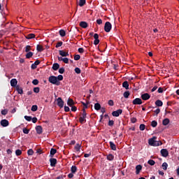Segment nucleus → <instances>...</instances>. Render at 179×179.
<instances>
[{"mask_svg":"<svg viewBox=\"0 0 179 179\" xmlns=\"http://www.w3.org/2000/svg\"><path fill=\"white\" fill-rule=\"evenodd\" d=\"M156 139H157V138L154 136L148 140L150 146H161V145H162V141H157Z\"/></svg>","mask_w":179,"mask_h":179,"instance_id":"nucleus-1","label":"nucleus"},{"mask_svg":"<svg viewBox=\"0 0 179 179\" xmlns=\"http://www.w3.org/2000/svg\"><path fill=\"white\" fill-rule=\"evenodd\" d=\"M50 83L52 85H56V86H59V81H58V78L55 76H50L48 78Z\"/></svg>","mask_w":179,"mask_h":179,"instance_id":"nucleus-2","label":"nucleus"},{"mask_svg":"<svg viewBox=\"0 0 179 179\" xmlns=\"http://www.w3.org/2000/svg\"><path fill=\"white\" fill-rule=\"evenodd\" d=\"M86 110L85 109H83V114L79 119V122H80V124H85V122H86Z\"/></svg>","mask_w":179,"mask_h":179,"instance_id":"nucleus-3","label":"nucleus"},{"mask_svg":"<svg viewBox=\"0 0 179 179\" xmlns=\"http://www.w3.org/2000/svg\"><path fill=\"white\" fill-rule=\"evenodd\" d=\"M111 23L110 22H106L105 23V26H104V30L105 31H106V33H110V31H111Z\"/></svg>","mask_w":179,"mask_h":179,"instance_id":"nucleus-4","label":"nucleus"},{"mask_svg":"<svg viewBox=\"0 0 179 179\" xmlns=\"http://www.w3.org/2000/svg\"><path fill=\"white\" fill-rule=\"evenodd\" d=\"M57 106L60 108H62L64 107V101L62 100V97H59L57 99Z\"/></svg>","mask_w":179,"mask_h":179,"instance_id":"nucleus-5","label":"nucleus"},{"mask_svg":"<svg viewBox=\"0 0 179 179\" xmlns=\"http://www.w3.org/2000/svg\"><path fill=\"white\" fill-rule=\"evenodd\" d=\"M120 114H122V110L118 109L117 110H115L112 113V115L113 117H120Z\"/></svg>","mask_w":179,"mask_h":179,"instance_id":"nucleus-6","label":"nucleus"},{"mask_svg":"<svg viewBox=\"0 0 179 179\" xmlns=\"http://www.w3.org/2000/svg\"><path fill=\"white\" fill-rule=\"evenodd\" d=\"M0 124L1 127H6L9 126V121H8L6 119H4L1 121Z\"/></svg>","mask_w":179,"mask_h":179,"instance_id":"nucleus-7","label":"nucleus"},{"mask_svg":"<svg viewBox=\"0 0 179 179\" xmlns=\"http://www.w3.org/2000/svg\"><path fill=\"white\" fill-rule=\"evenodd\" d=\"M132 103L134 106L141 105L142 104V99H141L140 98H136L133 100Z\"/></svg>","mask_w":179,"mask_h":179,"instance_id":"nucleus-8","label":"nucleus"},{"mask_svg":"<svg viewBox=\"0 0 179 179\" xmlns=\"http://www.w3.org/2000/svg\"><path fill=\"white\" fill-rule=\"evenodd\" d=\"M161 155L163 157H167V156H169V151L166 149H162L161 150Z\"/></svg>","mask_w":179,"mask_h":179,"instance_id":"nucleus-9","label":"nucleus"},{"mask_svg":"<svg viewBox=\"0 0 179 179\" xmlns=\"http://www.w3.org/2000/svg\"><path fill=\"white\" fill-rule=\"evenodd\" d=\"M36 131L38 135H41L43 134V127L41 126H36Z\"/></svg>","mask_w":179,"mask_h":179,"instance_id":"nucleus-10","label":"nucleus"},{"mask_svg":"<svg viewBox=\"0 0 179 179\" xmlns=\"http://www.w3.org/2000/svg\"><path fill=\"white\" fill-rule=\"evenodd\" d=\"M141 99L143 100H149L150 99V95L148 93L143 94L141 95Z\"/></svg>","mask_w":179,"mask_h":179,"instance_id":"nucleus-11","label":"nucleus"},{"mask_svg":"<svg viewBox=\"0 0 179 179\" xmlns=\"http://www.w3.org/2000/svg\"><path fill=\"white\" fill-rule=\"evenodd\" d=\"M17 85V80H16V78H13L10 80V86H12V87H15V86Z\"/></svg>","mask_w":179,"mask_h":179,"instance_id":"nucleus-12","label":"nucleus"},{"mask_svg":"<svg viewBox=\"0 0 179 179\" xmlns=\"http://www.w3.org/2000/svg\"><path fill=\"white\" fill-rule=\"evenodd\" d=\"M50 162L51 167H55V164H57V159L51 158Z\"/></svg>","mask_w":179,"mask_h":179,"instance_id":"nucleus-13","label":"nucleus"},{"mask_svg":"<svg viewBox=\"0 0 179 179\" xmlns=\"http://www.w3.org/2000/svg\"><path fill=\"white\" fill-rule=\"evenodd\" d=\"M59 55H61V57H68V56H69V53H68L67 52H65L64 50H59Z\"/></svg>","mask_w":179,"mask_h":179,"instance_id":"nucleus-14","label":"nucleus"},{"mask_svg":"<svg viewBox=\"0 0 179 179\" xmlns=\"http://www.w3.org/2000/svg\"><path fill=\"white\" fill-rule=\"evenodd\" d=\"M80 26L83 29H86L87 27L88 24H87V22H86L85 21H82L80 22Z\"/></svg>","mask_w":179,"mask_h":179,"instance_id":"nucleus-15","label":"nucleus"},{"mask_svg":"<svg viewBox=\"0 0 179 179\" xmlns=\"http://www.w3.org/2000/svg\"><path fill=\"white\" fill-rule=\"evenodd\" d=\"M36 50L38 52H43L44 51V47L41 45H37Z\"/></svg>","mask_w":179,"mask_h":179,"instance_id":"nucleus-16","label":"nucleus"},{"mask_svg":"<svg viewBox=\"0 0 179 179\" xmlns=\"http://www.w3.org/2000/svg\"><path fill=\"white\" fill-rule=\"evenodd\" d=\"M141 170H142V165H137L136 166V174H139Z\"/></svg>","mask_w":179,"mask_h":179,"instance_id":"nucleus-17","label":"nucleus"},{"mask_svg":"<svg viewBox=\"0 0 179 179\" xmlns=\"http://www.w3.org/2000/svg\"><path fill=\"white\" fill-rule=\"evenodd\" d=\"M109 145H110V149H112V150H117V147L115 146V144H114V143H113V141H110Z\"/></svg>","mask_w":179,"mask_h":179,"instance_id":"nucleus-18","label":"nucleus"},{"mask_svg":"<svg viewBox=\"0 0 179 179\" xmlns=\"http://www.w3.org/2000/svg\"><path fill=\"white\" fill-rule=\"evenodd\" d=\"M52 68L53 71H58V69H59V64L58 63H55L53 64Z\"/></svg>","mask_w":179,"mask_h":179,"instance_id":"nucleus-19","label":"nucleus"},{"mask_svg":"<svg viewBox=\"0 0 179 179\" xmlns=\"http://www.w3.org/2000/svg\"><path fill=\"white\" fill-rule=\"evenodd\" d=\"M67 104L70 107H72L73 106V104H75V102L73 101V100L72 99H69L67 101Z\"/></svg>","mask_w":179,"mask_h":179,"instance_id":"nucleus-20","label":"nucleus"},{"mask_svg":"<svg viewBox=\"0 0 179 179\" xmlns=\"http://www.w3.org/2000/svg\"><path fill=\"white\" fill-rule=\"evenodd\" d=\"M34 37H36V35L34 34H29L26 36V38H27V40H30L31 38H34Z\"/></svg>","mask_w":179,"mask_h":179,"instance_id":"nucleus-21","label":"nucleus"},{"mask_svg":"<svg viewBox=\"0 0 179 179\" xmlns=\"http://www.w3.org/2000/svg\"><path fill=\"white\" fill-rule=\"evenodd\" d=\"M122 86H123V87H125L127 90H128V89H129V84L128 83V81H124L122 83Z\"/></svg>","mask_w":179,"mask_h":179,"instance_id":"nucleus-22","label":"nucleus"},{"mask_svg":"<svg viewBox=\"0 0 179 179\" xmlns=\"http://www.w3.org/2000/svg\"><path fill=\"white\" fill-rule=\"evenodd\" d=\"M155 105L157 106V107H162V106H163V101L161 100H157L155 101Z\"/></svg>","mask_w":179,"mask_h":179,"instance_id":"nucleus-23","label":"nucleus"},{"mask_svg":"<svg viewBox=\"0 0 179 179\" xmlns=\"http://www.w3.org/2000/svg\"><path fill=\"white\" fill-rule=\"evenodd\" d=\"M163 125L166 126V125H169V124H170V120L169 118H166L163 120L162 122Z\"/></svg>","mask_w":179,"mask_h":179,"instance_id":"nucleus-24","label":"nucleus"},{"mask_svg":"<svg viewBox=\"0 0 179 179\" xmlns=\"http://www.w3.org/2000/svg\"><path fill=\"white\" fill-rule=\"evenodd\" d=\"M59 35L61 36V37H65V36H66V32H65V30L64 29H61L59 31Z\"/></svg>","mask_w":179,"mask_h":179,"instance_id":"nucleus-25","label":"nucleus"},{"mask_svg":"<svg viewBox=\"0 0 179 179\" xmlns=\"http://www.w3.org/2000/svg\"><path fill=\"white\" fill-rule=\"evenodd\" d=\"M80 148H81L80 144L77 143V144L76 145V146L74 147V149H75V150L77 151V152H80Z\"/></svg>","mask_w":179,"mask_h":179,"instance_id":"nucleus-26","label":"nucleus"},{"mask_svg":"<svg viewBox=\"0 0 179 179\" xmlns=\"http://www.w3.org/2000/svg\"><path fill=\"white\" fill-rule=\"evenodd\" d=\"M94 108H95V110L99 111V110H100V108H101V106L100 105V103H96L94 104Z\"/></svg>","mask_w":179,"mask_h":179,"instance_id":"nucleus-27","label":"nucleus"},{"mask_svg":"<svg viewBox=\"0 0 179 179\" xmlns=\"http://www.w3.org/2000/svg\"><path fill=\"white\" fill-rule=\"evenodd\" d=\"M55 153H57V150L54 148H52L50 150V156H51V157H52V156H54V155H55Z\"/></svg>","mask_w":179,"mask_h":179,"instance_id":"nucleus-28","label":"nucleus"},{"mask_svg":"<svg viewBox=\"0 0 179 179\" xmlns=\"http://www.w3.org/2000/svg\"><path fill=\"white\" fill-rule=\"evenodd\" d=\"M107 159H108V160H110L111 162V161L114 160V155L109 154L107 156Z\"/></svg>","mask_w":179,"mask_h":179,"instance_id":"nucleus-29","label":"nucleus"},{"mask_svg":"<svg viewBox=\"0 0 179 179\" xmlns=\"http://www.w3.org/2000/svg\"><path fill=\"white\" fill-rule=\"evenodd\" d=\"M33 57V52H28L26 55V58H31Z\"/></svg>","mask_w":179,"mask_h":179,"instance_id":"nucleus-30","label":"nucleus"},{"mask_svg":"<svg viewBox=\"0 0 179 179\" xmlns=\"http://www.w3.org/2000/svg\"><path fill=\"white\" fill-rule=\"evenodd\" d=\"M86 3V0H80L78 5L79 6H83Z\"/></svg>","mask_w":179,"mask_h":179,"instance_id":"nucleus-31","label":"nucleus"},{"mask_svg":"<svg viewBox=\"0 0 179 179\" xmlns=\"http://www.w3.org/2000/svg\"><path fill=\"white\" fill-rule=\"evenodd\" d=\"M167 167H169V164H167V162H164L162 164L163 170H167Z\"/></svg>","mask_w":179,"mask_h":179,"instance_id":"nucleus-32","label":"nucleus"},{"mask_svg":"<svg viewBox=\"0 0 179 179\" xmlns=\"http://www.w3.org/2000/svg\"><path fill=\"white\" fill-rule=\"evenodd\" d=\"M77 170H78V168H76V166H71V173H75V172L77 171Z\"/></svg>","mask_w":179,"mask_h":179,"instance_id":"nucleus-33","label":"nucleus"},{"mask_svg":"<svg viewBox=\"0 0 179 179\" xmlns=\"http://www.w3.org/2000/svg\"><path fill=\"white\" fill-rule=\"evenodd\" d=\"M123 96L125 99H128L129 97V91L124 92Z\"/></svg>","mask_w":179,"mask_h":179,"instance_id":"nucleus-34","label":"nucleus"},{"mask_svg":"<svg viewBox=\"0 0 179 179\" xmlns=\"http://www.w3.org/2000/svg\"><path fill=\"white\" fill-rule=\"evenodd\" d=\"M151 126L153 128H156V127H157V122L156 120H154L151 122Z\"/></svg>","mask_w":179,"mask_h":179,"instance_id":"nucleus-35","label":"nucleus"},{"mask_svg":"<svg viewBox=\"0 0 179 179\" xmlns=\"http://www.w3.org/2000/svg\"><path fill=\"white\" fill-rule=\"evenodd\" d=\"M34 153V151H33L32 149H29L28 151H27V155L28 156H33Z\"/></svg>","mask_w":179,"mask_h":179,"instance_id":"nucleus-36","label":"nucleus"},{"mask_svg":"<svg viewBox=\"0 0 179 179\" xmlns=\"http://www.w3.org/2000/svg\"><path fill=\"white\" fill-rule=\"evenodd\" d=\"M38 107L36 105H33L31 110V111H37Z\"/></svg>","mask_w":179,"mask_h":179,"instance_id":"nucleus-37","label":"nucleus"},{"mask_svg":"<svg viewBox=\"0 0 179 179\" xmlns=\"http://www.w3.org/2000/svg\"><path fill=\"white\" fill-rule=\"evenodd\" d=\"M148 164H150V166H155V161L152 159L148 160Z\"/></svg>","mask_w":179,"mask_h":179,"instance_id":"nucleus-38","label":"nucleus"},{"mask_svg":"<svg viewBox=\"0 0 179 179\" xmlns=\"http://www.w3.org/2000/svg\"><path fill=\"white\" fill-rule=\"evenodd\" d=\"M62 44H63L62 41H59V42H58V43L56 44L55 48H59V47H62Z\"/></svg>","mask_w":179,"mask_h":179,"instance_id":"nucleus-39","label":"nucleus"},{"mask_svg":"<svg viewBox=\"0 0 179 179\" xmlns=\"http://www.w3.org/2000/svg\"><path fill=\"white\" fill-rule=\"evenodd\" d=\"M15 155H16V156H20V155H22V150H15Z\"/></svg>","mask_w":179,"mask_h":179,"instance_id":"nucleus-40","label":"nucleus"},{"mask_svg":"<svg viewBox=\"0 0 179 179\" xmlns=\"http://www.w3.org/2000/svg\"><path fill=\"white\" fill-rule=\"evenodd\" d=\"M30 50H31V46L27 45L25 48V52H29V51H30Z\"/></svg>","mask_w":179,"mask_h":179,"instance_id":"nucleus-41","label":"nucleus"},{"mask_svg":"<svg viewBox=\"0 0 179 179\" xmlns=\"http://www.w3.org/2000/svg\"><path fill=\"white\" fill-rule=\"evenodd\" d=\"M57 78V82H59V80H64V76H62V75H59Z\"/></svg>","mask_w":179,"mask_h":179,"instance_id":"nucleus-42","label":"nucleus"},{"mask_svg":"<svg viewBox=\"0 0 179 179\" xmlns=\"http://www.w3.org/2000/svg\"><path fill=\"white\" fill-rule=\"evenodd\" d=\"M34 93H40V87H34Z\"/></svg>","mask_w":179,"mask_h":179,"instance_id":"nucleus-43","label":"nucleus"},{"mask_svg":"<svg viewBox=\"0 0 179 179\" xmlns=\"http://www.w3.org/2000/svg\"><path fill=\"white\" fill-rule=\"evenodd\" d=\"M140 131H145V126L143 124H140Z\"/></svg>","mask_w":179,"mask_h":179,"instance_id":"nucleus-44","label":"nucleus"},{"mask_svg":"<svg viewBox=\"0 0 179 179\" xmlns=\"http://www.w3.org/2000/svg\"><path fill=\"white\" fill-rule=\"evenodd\" d=\"M24 119L26 120V121L30 122V121H31V116L25 115Z\"/></svg>","mask_w":179,"mask_h":179,"instance_id":"nucleus-45","label":"nucleus"},{"mask_svg":"<svg viewBox=\"0 0 179 179\" xmlns=\"http://www.w3.org/2000/svg\"><path fill=\"white\" fill-rule=\"evenodd\" d=\"M74 59H75V61H79V59H80V55H76L74 56Z\"/></svg>","mask_w":179,"mask_h":179,"instance_id":"nucleus-46","label":"nucleus"},{"mask_svg":"<svg viewBox=\"0 0 179 179\" xmlns=\"http://www.w3.org/2000/svg\"><path fill=\"white\" fill-rule=\"evenodd\" d=\"M1 114L2 115H6V114H8V110L7 109L2 110Z\"/></svg>","mask_w":179,"mask_h":179,"instance_id":"nucleus-47","label":"nucleus"},{"mask_svg":"<svg viewBox=\"0 0 179 179\" xmlns=\"http://www.w3.org/2000/svg\"><path fill=\"white\" fill-rule=\"evenodd\" d=\"M64 64H69V59H68L67 57H64L63 58V61Z\"/></svg>","mask_w":179,"mask_h":179,"instance_id":"nucleus-48","label":"nucleus"},{"mask_svg":"<svg viewBox=\"0 0 179 179\" xmlns=\"http://www.w3.org/2000/svg\"><path fill=\"white\" fill-rule=\"evenodd\" d=\"M17 91L19 94H23V90L22 88H17Z\"/></svg>","mask_w":179,"mask_h":179,"instance_id":"nucleus-49","label":"nucleus"},{"mask_svg":"<svg viewBox=\"0 0 179 179\" xmlns=\"http://www.w3.org/2000/svg\"><path fill=\"white\" fill-rule=\"evenodd\" d=\"M64 72H65V69L63 67L59 69V73H64Z\"/></svg>","mask_w":179,"mask_h":179,"instance_id":"nucleus-50","label":"nucleus"},{"mask_svg":"<svg viewBox=\"0 0 179 179\" xmlns=\"http://www.w3.org/2000/svg\"><path fill=\"white\" fill-rule=\"evenodd\" d=\"M108 125L109 127H113L114 125V120H109Z\"/></svg>","mask_w":179,"mask_h":179,"instance_id":"nucleus-51","label":"nucleus"},{"mask_svg":"<svg viewBox=\"0 0 179 179\" xmlns=\"http://www.w3.org/2000/svg\"><path fill=\"white\" fill-rule=\"evenodd\" d=\"M78 52L83 54V52H85V50L83 48H78Z\"/></svg>","mask_w":179,"mask_h":179,"instance_id":"nucleus-52","label":"nucleus"},{"mask_svg":"<svg viewBox=\"0 0 179 179\" xmlns=\"http://www.w3.org/2000/svg\"><path fill=\"white\" fill-rule=\"evenodd\" d=\"M33 85H38V80L35 79L32 81Z\"/></svg>","mask_w":179,"mask_h":179,"instance_id":"nucleus-53","label":"nucleus"},{"mask_svg":"<svg viewBox=\"0 0 179 179\" xmlns=\"http://www.w3.org/2000/svg\"><path fill=\"white\" fill-rule=\"evenodd\" d=\"M108 103V106H114V101L109 100Z\"/></svg>","mask_w":179,"mask_h":179,"instance_id":"nucleus-54","label":"nucleus"},{"mask_svg":"<svg viewBox=\"0 0 179 179\" xmlns=\"http://www.w3.org/2000/svg\"><path fill=\"white\" fill-rule=\"evenodd\" d=\"M100 43V40L99 39H94V44L95 45H97V44H99Z\"/></svg>","mask_w":179,"mask_h":179,"instance_id":"nucleus-55","label":"nucleus"},{"mask_svg":"<svg viewBox=\"0 0 179 179\" xmlns=\"http://www.w3.org/2000/svg\"><path fill=\"white\" fill-rule=\"evenodd\" d=\"M96 23L97 24H102L103 20H101V19H98L96 20Z\"/></svg>","mask_w":179,"mask_h":179,"instance_id":"nucleus-56","label":"nucleus"},{"mask_svg":"<svg viewBox=\"0 0 179 179\" xmlns=\"http://www.w3.org/2000/svg\"><path fill=\"white\" fill-rule=\"evenodd\" d=\"M75 72L76 73H80V69H79L78 67L76 68Z\"/></svg>","mask_w":179,"mask_h":179,"instance_id":"nucleus-57","label":"nucleus"},{"mask_svg":"<svg viewBox=\"0 0 179 179\" xmlns=\"http://www.w3.org/2000/svg\"><path fill=\"white\" fill-rule=\"evenodd\" d=\"M31 121H32V122L34 123V124H36V122H37V117H33V118H31Z\"/></svg>","mask_w":179,"mask_h":179,"instance_id":"nucleus-58","label":"nucleus"},{"mask_svg":"<svg viewBox=\"0 0 179 179\" xmlns=\"http://www.w3.org/2000/svg\"><path fill=\"white\" fill-rule=\"evenodd\" d=\"M157 90V85H155L153 87V88L151 90V92H156Z\"/></svg>","mask_w":179,"mask_h":179,"instance_id":"nucleus-59","label":"nucleus"},{"mask_svg":"<svg viewBox=\"0 0 179 179\" xmlns=\"http://www.w3.org/2000/svg\"><path fill=\"white\" fill-rule=\"evenodd\" d=\"M131 122H132V124H135V122H136V118L132 117L131 119Z\"/></svg>","mask_w":179,"mask_h":179,"instance_id":"nucleus-60","label":"nucleus"},{"mask_svg":"<svg viewBox=\"0 0 179 179\" xmlns=\"http://www.w3.org/2000/svg\"><path fill=\"white\" fill-rule=\"evenodd\" d=\"M94 40H99V34H94Z\"/></svg>","mask_w":179,"mask_h":179,"instance_id":"nucleus-61","label":"nucleus"},{"mask_svg":"<svg viewBox=\"0 0 179 179\" xmlns=\"http://www.w3.org/2000/svg\"><path fill=\"white\" fill-rule=\"evenodd\" d=\"M23 133H24V134H29V129H23Z\"/></svg>","mask_w":179,"mask_h":179,"instance_id":"nucleus-62","label":"nucleus"},{"mask_svg":"<svg viewBox=\"0 0 179 179\" xmlns=\"http://www.w3.org/2000/svg\"><path fill=\"white\" fill-rule=\"evenodd\" d=\"M64 111H65L66 113H68V112L69 111V107H68V106H64Z\"/></svg>","mask_w":179,"mask_h":179,"instance_id":"nucleus-63","label":"nucleus"},{"mask_svg":"<svg viewBox=\"0 0 179 179\" xmlns=\"http://www.w3.org/2000/svg\"><path fill=\"white\" fill-rule=\"evenodd\" d=\"M162 92H163V88L159 87V88L158 89V93H162Z\"/></svg>","mask_w":179,"mask_h":179,"instance_id":"nucleus-64","label":"nucleus"}]
</instances>
